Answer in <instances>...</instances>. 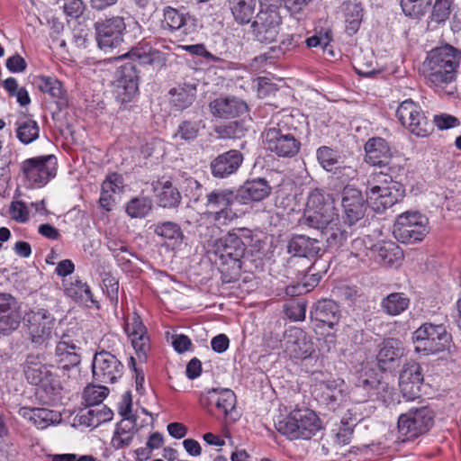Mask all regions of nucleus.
<instances>
[{
	"label": "nucleus",
	"instance_id": "obj_40",
	"mask_svg": "<svg viewBox=\"0 0 461 461\" xmlns=\"http://www.w3.org/2000/svg\"><path fill=\"white\" fill-rule=\"evenodd\" d=\"M397 175H399V173H391L387 169L381 171L375 170L367 176L366 194H368V192H378L382 190V188H386V185L395 182L393 179Z\"/></svg>",
	"mask_w": 461,
	"mask_h": 461
},
{
	"label": "nucleus",
	"instance_id": "obj_3",
	"mask_svg": "<svg viewBox=\"0 0 461 461\" xmlns=\"http://www.w3.org/2000/svg\"><path fill=\"white\" fill-rule=\"evenodd\" d=\"M297 126L293 114L285 113L276 126L267 129L263 134L266 149L279 158H294L301 149V141L295 136Z\"/></svg>",
	"mask_w": 461,
	"mask_h": 461
},
{
	"label": "nucleus",
	"instance_id": "obj_44",
	"mask_svg": "<svg viewBox=\"0 0 461 461\" xmlns=\"http://www.w3.org/2000/svg\"><path fill=\"white\" fill-rule=\"evenodd\" d=\"M380 385L381 382L372 369H364L356 382V387L365 391L368 396L375 394Z\"/></svg>",
	"mask_w": 461,
	"mask_h": 461
},
{
	"label": "nucleus",
	"instance_id": "obj_17",
	"mask_svg": "<svg viewBox=\"0 0 461 461\" xmlns=\"http://www.w3.org/2000/svg\"><path fill=\"white\" fill-rule=\"evenodd\" d=\"M139 76L136 66L127 62L116 71L115 91L117 98L122 102L131 101L138 92Z\"/></svg>",
	"mask_w": 461,
	"mask_h": 461
},
{
	"label": "nucleus",
	"instance_id": "obj_45",
	"mask_svg": "<svg viewBox=\"0 0 461 461\" xmlns=\"http://www.w3.org/2000/svg\"><path fill=\"white\" fill-rule=\"evenodd\" d=\"M134 434L135 430L132 425L128 426L121 422L118 424L112 438L113 447L116 449L128 447L131 443Z\"/></svg>",
	"mask_w": 461,
	"mask_h": 461
},
{
	"label": "nucleus",
	"instance_id": "obj_39",
	"mask_svg": "<svg viewBox=\"0 0 461 461\" xmlns=\"http://www.w3.org/2000/svg\"><path fill=\"white\" fill-rule=\"evenodd\" d=\"M234 194L229 189L213 190L207 194L206 207L214 212L230 207L233 203Z\"/></svg>",
	"mask_w": 461,
	"mask_h": 461
},
{
	"label": "nucleus",
	"instance_id": "obj_20",
	"mask_svg": "<svg viewBox=\"0 0 461 461\" xmlns=\"http://www.w3.org/2000/svg\"><path fill=\"white\" fill-rule=\"evenodd\" d=\"M423 375L420 366L414 361L406 363L401 371L399 385L403 397L413 400L420 396Z\"/></svg>",
	"mask_w": 461,
	"mask_h": 461
},
{
	"label": "nucleus",
	"instance_id": "obj_56",
	"mask_svg": "<svg viewBox=\"0 0 461 461\" xmlns=\"http://www.w3.org/2000/svg\"><path fill=\"white\" fill-rule=\"evenodd\" d=\"M39 88L41 92L49 94L52 97L60 98L63 96L61 83L52 77H41Z\"/></svg>",
	"mask_w": 461,
	"mask_h": 461
},
{
	"label": "nucleus",
	"instance_id": "obj_14",
	"mask_svg": "<svg viewBox=\"0 0 461 461\" xmlns=\"http://www.w3.org/2000/svg\"><path fill=\"white\" fill-rule=\"evenodd\" d=\"M282 19L275 8H261L251 27L252 32L259 42L272 43L279 35Z\"/></svg>",
	"mask_w": 461,
	"mask_h": 461
},
{
	"label": "nucleus",
	"instance_id": "obj_54",
	"mask_svg": "<svg viewBox=\"0 0 461 461\" xmlns=\"http://www.w3.org/2000/svg\"><path fill=\"white\" fill-rule=\"evenodd\" d=\"M317 158L325 170L332 171L337 167L339 157L330 148L322 146L317 149Z\"/></svg>",
	"mask_w": 461,
	"mask_h": 461
},
{
	"label": "nucleus",
	"instance_id": "obj_61",
	"mask_svg": "<svg viewBox=\"0 0 461 461\" xmlns=\"http://www.w3.org/2000/svg\"><path fill=\"white\" fill-rule=\"evenodd\" d=\"M209 216L218 224L225 225L234 219L235 213L228 207L214 212H208Z\"/></svg>",
	"mask_w": 461,
	"mask_h": 461
},
{
	"label": "nucleus",
	"instance_id": "obj_21",
	"mask_svg": "<svg viewBox=\"0 0 461 461\" xmlns=\"http://www.w3.org/2000/svg\"><path fill=\"white\" fill-rule=\"evenodd\" d=\"M403 196V186L400 183L394 182L378 192H368L366 200L375 212H381L400 202Z\"/></svg>",
	"mask_w": 461,
	"mask_h": 461
},
{
	"label": "nucleus",
	"instance_id": "obj_26",
	"mask_svg": "<svg viewBox=\"0 0 461 461\" xmlns=\"http://www.w3.org/2000/svg\"><path fill=\"white\" fill-rule=\"evenodd\" d=\"M213 116L231 119L240 116L247 111V104L235 97H219L209 104Z\"/></svg>",
	"mask_w": 461,
	"mask_h": 461
},
{
	"label": "nucleus",
	"instance_id": "obj_1",
	"mask_svg": "<svg viewBox=\"0 0 461 461\" xmlns=\"http://www.w3.org/2000/svg\"><path fill=\"white\" fill-rule=\"evenodd\" d=\"M299 222L302 226L320 230L330 248L342 246L348 237V232L340 223L333 199L319 189L310 193L304 214Z\"/></svg>",
	"mask_w": 461,
	"mask_h": 461
},
{
	"label": "nucleus",
	"instance_id": "obj_25",
	"mask_svg": "<svg viewBox=\"0 0 461 461\" xmlns=\"http://www.w3.org/2000/svg\"><path fill=\"white\" fill-rule=\"evenodd\" d=\"M19 324L15 299L10 294H0V332L8 334L16 330Z\"/></svg>",
	"mask_w": 461,
	"mask_h": 461
},
{
	"label": "nucleus",
	"instance_id": "obj_36",
	"mask_svg": "<svg viewBox=\"0 0 461 461\" xmlns=\"http://www.w3.org/2000/svg\"><path fill=\"white\" fill-rule=\"evenodd\" d=\"M345 17L346 31L349 35L355 34L360 27L363 19V9L357 3L348 1L342 5Z\"/></svg>",
	"mask_w": 461,
	"mask_h": 461
},
{
	"label": "nucleus",
	"instance_id": "obj_23",
	"mask_svg": "<svg viewBox=\"0 0 461 461\" xmlns=\"http://www.w3.org/2000/svg\"><path fill=\"white\" fill-rule=\"evenodd\" d=\"M124 330L139 357H145L149 348V337L147 335V329L140 315L134 312L131 316L128 317Z\"/></svg>",
	"mask_w": 461,
	"mask_h": 461
},
{
	"label": "nucleus",
	"instance_id": "obj_60",
	"mask_svg": "<svg viewBox=\"0 0 461 461\" xmlns=\"http://www.w3.org/2000/svg\"><path fill=\"white\" fill-rule=\"evenodd\" d=\"M434 122L439 130L451 129L460 124V122L456 117L447 113L435 115Z\"/></svg>",
	"mask_w": 461,
	"mask_h": 461
},
{
	"label": "nucleus",
	"instance_id": "obj_12",
	"mask_svg": "<svg viewBox=\"0 0 461 461\" xmlns=\"http://www.w3.org/2000/svg\"><path fill=\"white\" fill-rule=\"evenodd\" d=\"M21 168L30 185H44L56 174V158L52 155L28 158Z\"/></svg>",
	"mask_w": 461,
	"mask_h": 461
},
{
	"label": "nucleus",
	"instance_id": "obj_5",
	"mask_svg": "<svg viewBox=\"0 0 461 461\" xmlns=\"http://www.w3.org/2000/svg\"><path fill=\"white\" fill-rule=\"evenodd\" d=\"M414 350L424 356L433 355L447 349L451 342V335L447 328L426 322L419 327L412 334Z\"/></svg>",
	"mask_w": 461,
	"mask_h": 461
},
{
	"label": "nucleus",
	"instance_id": "obj_10",
	"mask_svg": "<svg viewBox=\"0 0 461 461\" xmlns=\"http://www.w3.org/2000/svg\"><path fill=\"white\" fill-rule=\"evenodd\" d=\"M27 321L31 341L37 346L47 345L53 337L57 336L56 320L45 309L30 312L27 314Z\"/></svg>",
	"mask_w": 461,
	"mask_h": 461
},
{
	"label": "nucleus",
	"instance_id": "obj_15",
	"mask_svg": "<svg viewBox=\"0 0 461 461\" xmlns=\"http://www.w3.org/2000/svg\"><path fill=\"white\" fill-rule=\"evenodd\" d=\"M123 366L117 357L107 352L101 351L95 355L92 364L94 378L104 384H113L122 375Z\"/></svg>",
	"mask_w": 461,
	"mask_h": 461
},
{
	"label": "nucleus",
	"instance_id": "obj_42",
	"mask_svg": "<svg viewBox=\"0 0 461 461\" xmlns=\"http://www.w3.org/2000/svg\"><path fill=\"white\" fill-rule=\"evenodd\" d=\"M40 129L38 123L31 119H23L17 122L16 135L23 144H30L38 139Z\"/></svg>",
	"mask_w": 461,
	"mask_h": 461
},
{
	"label": "nucleus",
	"instance_id": "obj_6",
	"mask_svg": "<svg viewBox=\"0 0 461 461\" xmlns=\"http://www.w3.org/2000/svg\"><path fill=\"white\" fill-rule=\"evenodd\" d=\"M393 233L402 243L420 241L429 233V220L419 212H405L397 217Z\"/></svg>",
	"mask_w": 461,
	"mask_h": 461
},
{
	"label": "nucleus",
	"instance_id": "obj_7",
	"mask_svg": "<svg viewBox=\"0 0 461 461\" xmlns=\"http://www.w3.org/2000/svg\"><path fill=\"white\" fill-rule=\"evenodd\" d=\"M433 412L425 406L411 408L400 415L398 419V431L402 437V440H410L428 432L433 425Z\"/></svg>",
	"mask_w": 461,
	"mask_h": 461
},
{
	"label": "nucleus",
	"instance_id": "obj_24",
	"mask_svg": "<svg viewBox=\"0 0 461 461\" xmlns=\"http://www.w3.org/2000/svg\"><path fill=\"white\" fill-rule=\"evenodd\" d=\"M271 186L264 178H256L246 181L238 190L236 199L248 204L251 202H259L271 194Z\"/></svg>",
	"mask_w": 461,
	"mask_h": 461
},
{
	"label": "nucleus",
	"instance_id": "obj_41",
	"mask_svg": "<svg viewBox=\"0 0 461 461\" xmlns=\"http://www.w3.org/2000/svg\"><path fill=\"white\" fill-rule=\"evenodd\" d=\"M409 304L410 299L404 294L393 293L383 300L382 308L386 314L395 316L404 312Z\"/></svg>",
	"mask_w": 461,
	"mask_h": 461
},
{
	"label": "nucleus",
	"instance_id": "obj_37",
	"mask_svg": "<svg viewBox=\"0 0 461 461\" xmlns=\"http://www.w3.org/2000/svg\"><path fill=\"white\" fill-rule=\"evenodd\" d=\"M321 398L323 402L334 407L344 398V383L342 380L328 381L321 384Z\"/></svg>",
	"mask_w": 461,
	"mask_h": 461
},
{
	"label": "nucleus",
	"instance_id": "obj_46",
	"mask_svg": "<svg viewBox=\"0 0 461 461\" xmlns=\"http://www.w3.org/2000/svg\"><path fill=\"white\" fill-rule=\"evenodd\" d=\"M152 208L149 198L141 196L131 199L126 206V212L131 218H143Z\"/></svg>",
	"mask_w": 461,
	"mask_h": 461
},
{
	"label": "nucleus",
	"instance_id": "obj_2",
	"mask_svg": "<svg viewBox=\"0 0 461 461\" xmlns=\"http://www.w3.org/2000/svg\"><path fill=\"white\" fill-rule=\"evenodd\" d=\"M460 61L461 52L446 44L428 52L420 72L430 86L443 90L456 81Z\"/></svg>",
	"mask_w": 461,
	"mask_h": 461
},
{
	"label": "nucleus",
	"instance_id": "obj_47",
	"mask_svg": "<svg viewBox=\"0 0 461 461\" xmlns=\"http://www.w3.org/2000/svg\"><path fill=\"white\" fill-rule=\"evenodd\" d=\"M202 128H204L202 121H184L179 126L174 138H180L183 140H194Z\"/></svg>",
	"mask_w": 461,
	"mask_h": 461
},
{
	"label": "nucleus",
	"instance_id": "obj_58",
	"mask_svg": "<svg viewBox=\"0 0 461 461\" xmlns=\"http://www.w3.org/2000/svg\"><path fill=\"white\" fill-rule=\"evenodd\" d=\"M11 218L18 222H25L29 219V212L24 203L13 202L10 206Z\"/></svg>",
	"mask_w": 461,
	"mask_h": 461
},
{
	"label": "nucleus",
	"instance_id": "obj_19",
	"mask_svg": "<svg viewBox=\"0 0 461 461\" xmlns=\"http://www.w3.org/2000/svg\"><path fill=\"white\" fill-rule=\"evenodd\" d=\"M213 251L225 263L230 260L240 267L239 262L245 255L246 246L238 234L230 232L214 242Z\"/></svg>",
	"mask_w": 461,
	"mask_h": 461
},
{
	"label": "nucleus",
	"instance_id": "obj_62",
	"mask_svg": "<svg viewBox=\"0 0 461 461\" xmlns=\"http://www.w3.org/2000/svg\"><path fill=\"white\" fill-rule=\"evenodd\" d=\"M172 346L177 353L182 354L189 350L192 341L185 335L176 334L172 336Z\"/></svg>",
	"mask_w": 461,
	"mask_h": 461
},
{
	"label": "nucleus",
	"instance_id": "obj_4",
	"mask_svg": "<svg viewBox=\"0 0 461 461\" xmlns=\"http://www.w3.org/2000/svg\"><path fill=\"white\" fill-rule=\"evenodd\" d=\"M276 429L290 439H309L321 429L317 415L311 410H294L276 423Z\"/></svg>",
	"mask_w": 461,
	"mask_h": 461
},
{
	"label": "nucleus",
	"instance_id": "obj_8",
	"mask_svg": "<svg viewBox=\"0 0 461 461\" xmlns=\"http://www.w3.org/2000/svg\"><path fill=\"white\" fill-rule=\"evenodd\" d=\"M396 116L409 132L419 138L427 137L433 131V126L421 108L411 99L400 104L396 110Z\"/></svg>",
	"mask_w": 461,
	"mask_h": 461
},
{
	"label": "nucleus",
	"instance_id": "obj_57",
	"mask_svg": "<svg viewBox=\"0 0 461 461\" xmlns=\"http://www.w3.org/2000/svg\"><path fill=\"white\" fill-rule=\"evenodd\" d=\"M86 7L83 0H63L64 13L71 18H79L84 14Z\"/></svg>",
	"mask_w": 461,
	"mask_h": 461
},
{
	"label": "nucleus",
	"instance_id": "obj_29",
	"mask_svg": "<svg viewBox=\"0 0 461 461\" xmlns=\"http://www.w3.org/2000/svg\"><path fill=\"white\" fill-rule=\"evenodd\" d=\"M321 251L320 242L305 235H295L287 244V252L295 257L313 258Z\"/></svg>",
	"mask_w": 461,
	"mask_h": 461
},
{
	"label": "nucleus",
	"instance_id": "obj_59",
	"mask_svg": "<svg viewBox=\"0 0 461 461\" xmlns=\"http://www.w3.org/2000/svg\"><path fill=\"white\" fill-rule=\"evenodd\" d=\"M102 186L104 191L116 194L123 188L122 177L115 173L109 175L103 182Z\"/></svg>",
	"mask_w": 461,
	"mask_h": 461
},
{
	"label": "nucleus",
	"instance_id": "obj_52",
	"mask_svg": "<svg viewBox=\"0 0 461 461\" xmlns=\"http://www.w3.org/2000/svg\"><path fill=\"white\" fill-rule=\"evenodd\" d=\"M108 389L105 386L88 385L85 388L83 398L88 406L99 405L107 396Z\"/></svg>",
	"mask_w": 461,
	"mask_h": 461
},
{
	"label": "nucleus",
	"instance_id": "obj_43",
	"mask_svg": "<svg viewBox=\"0 0 461 461\" xmlns=\"http://www.w3.org/2000/svg\"><path fill=\"white\" fill-rule=\"evenodd\" d=\"M158 203L164 208L176 207L180 203L181 195L178 190L168 181L165 182L157 194Z\"/></svg>",
	"mask_w": 461,
	"mask_h": 461
},
{
	"label": "nucleus",
	"instance_id": "obj_38",
	"mask_svg": "<svg viewBox=\"0 0 461 461\" xmlns=\"http://www.w3.org/2000/svg\"><path fill=\"white\" fill-rule=\"evenodd\" d=\"M191 16L187 14L179 12L171 6H167L163 10L162 27L171 32L180 30L185 27Z\"/></svg>",
	"mask_w": 461,
	"mask_h": 461
},
{
	"label": "nucleus",
	"instance_id": "obj_63",
	"mask_svg": "<svg viewBox=\"0 0 461 461\" xmlns=\"http://www.w3.org/2000/svg\"><path fill=\"white\" fill-rule=\"evenodd\" d=\"M6 68L13 73L23 72L26 68V62L20 55H14L6 60Z\"/></svg>",
	"mask_w": 461,
	"mask_h": 461
},
{
	"label": "nucleus",
	"instance_id": "obj_9",
	"mask_svg": "<svg viewBox=\"0 0 461 461\" xmlns=\"http://www.w3.org/2000/svg\"><path fill=\"white\" fill-rule=\"evenodd\" d=\"M365 161L380 168L387 169L391 173H400L402 166L393 157L387 141L382 138H372L365 144Z\"/></svg>",
	"mask_w": 461,
	"mask_h": 461
},
{
	"label": "nucleus",
	"instance_id": "obj_33",
	"mask_svg": "<svg viewBox=\"0 0 461 461\" xmlns=\"http://www.w3.org/2000/svg\"><path fill=\"white\" fill-rule=\"evenodd\" d=\"M196 86L195 82H185L171 89V104L178 110L189 107L195 99Z\"/></svg>",
	"mask_w": 461,
	"mask_h": 461
},
{
	"label": "nucleus",
	"instance_id": "obj_18",
	"mask_svg": "<svg viewBox=\"0 0 461 461\" xmlns=\"http://www.w3.org/2000/svg\"><path fill=\"white\" fill-rule=\"evenodd\" d=\"M284 348L285 353L294 358H306L314 351L312 340L299 328H292L285 331Z\"/></svg>",
	"mask_w": 461,
	"mask_h": 461
},
{
	"label": "nucleus",
	"instance_id": "obj_28",
	"mask_svg": "<svg viewBox=\"0 0 461 461\" xmlns=\"http://www.w3.org/2000/svg\"><path fill=\"white\" fill-rule=\"evenodd\" d=\"M379 263L385 267H398L402 258L403 253L398 245L392 241H382L375 244L370 249Z\"/></svg>",
	"mask_w": 461,
	"mask_h": 461
},
{
	"label": "nucleus",
	"instance_id": "obj_49",
	"mask_svg": "<svg viewBox=\"0 0 461 461\" xmlns=\"http://www.w3.org/2000/svg\"><path fill=\"white\" fill-rule=\"evenodd\" d=\"M354 68L358 75L364 77H370L377 71L376 63L372 53L357 55Z\"/></svg>",
	"mask_w": 461,
	"mask_h": 461
},
{
	"label": "nucleus",
	"instance_id": "obj_27",
	"mask_svg": "<svg viewBox=\"0 0 461 461\" xmlns=\"http://www.w3.org/2000/svg\"><path fill=\"white\" fill-rule=\"evenodd\" d=\"M242 160V154L238 150L221 154L211 164L212 175L221 178L228 176L237 171Z\"/></svg>",
	"mask_w": 461,
	"mask_h": 461
},
{
	"label": "nucleus",
	"instance_id": "obj_22",
	"mask_svg": "<svg viewBox=\"0 0 461 461\" xmlns=\"http://www.w3.org/2000/svg\"><path fill=\"white\" fill-rule=\"evenodd\" d=\"M81 342L73 339L69 334H63L58 342L55 355L57 361L62 365L63 369L77 366L81 361Z\"/></svg>",
	"mask_w": 461,
	"mask_h": 461
},
{
	"label": "nucleus",
	"instance_id": "obj_50",
	"mask_svg": "<svg viewBox=\"0 0 461 461\" xmlns=\"http://www.w3.org/2000/svg\"><path fill=\"white\" fill-rule=\"evenodd\" d=\"M431 2L432 0H401V6L406 15L419 18L426 13Z\"/></svg>",
	"mask_w": 461,
	"mask_h": 461
},
{
	"label": "nucleus",
	"instance_id": "obj_16",
	"mask_svg": "<svg viewBox=\"0 0 461 461\" xmlns=\"http://www.w3.org/2000/svg\"><path fill=\"white\" fill-rule=\"evenodd\" d=\"M366 202L359 189L352 185L344 187L341 193V206L345 221L348 225L355 224L365 216Z\"/></svg>",
	"mask_w": 461,
	"mask_h": 461
},
{
	"label": "nucleus",
	"instance_id": "obj_13",
	"mask_svg": "<svg viewBox=\"0 0 461 461\" xmlns=\"http://www.w3.org/2000/svg\"><path fill=\"white\" fill-rule=\"evenodd\" d=\"M126 29L124 18L113 16L95 23L96 41L100 49L107 50L118 47L123 41Z\"/></svg>",
	"mask_w": 461,
	"mask_h": 461
},
{
	"label": "nucleus",
	"instance_id": "obj_31",
	"mask_svg": "<svg viewBox=\"0 0 461 461\" xmlns=\"http://www.w3.org/2000/svg\"><path fill=\"white\" fill-rule=\"evenodd\" d=\"M315 321L333 328L340 319V311L338 304L332 300H322L316 303L311 312Z\"/></svg>",
	"mask_w": 461,
	"mask_h": 461
},
{
	"label": "nucleus",
	"instance_id": "obj_11",
	"mask_svg": "<svg viewBox=\"0 0 461 461\" xmlns=\"http://www.w3.org/2000/svg\"><path fill=\"white\" fill-rule=\"evenodd\" d=\"M24 375L28 382L41 385L50 395H57L61 390L59 381L55 378L50 369L41 364L39 356L30 355L24 364Z\"/></svg>",
	"mask_w": 461,
	"mask_h": 461
},
{
	"label": "nucleus",
	"instance_id": "obj_55",
	"mask_svg": "<svg viewBox=\"0 0 461 461\" xmlns=\"http://www.w3.org/2000/svg\"><path fill=\"white\" fill-rule=\"evenodd\" d=\"M452 0H436L431 13V20L440 23L448 19L451 13Z\"/></svg>",
	"mask_w": 461,
	"mask_h": 461
},
{
	"label": "nucleus",
	"instance_id": "obj_64",
	"mask_svg": "<svg viewBox=\"0 0 461 461\" xmlns=\"http://www.w3.org/2000/svg\"><path fill=\"white\" fill-rule=\"evenodd\" d=\"M352 434V429L346 426L339 428L335 436V443L339 446L348 445L351 442Z\"/></svg>",
	"mask_w": 461,
	"mask_h": 461
},
{
	"label": "nucleus",
	"instance_id": "obj_34",
	"mask_svg": "<svg viewBox=\"0 0 461 461\" xmlns=\"http://www.w3.org/2000/svg\"><path fill=\"white\" fill-rule=\"evenodd\" d=\"M258 0H229V7L234 20L240 24H247L253 18Z\"/></svg>",
	"mask_w": 461,
	"mask_h": 461
},
{
	"label": "nucleus",
	"instance_id": "obj_48",
	"mask_svg": "<svg viewBox=\"0 0 461 461\" xmlns=\"http://www.w3.org/2000/svg\"><path fill=\"white\" fill-rule=\"evenodd\" d=\"M155 233L165 240H174L175 243L181 241L183 232L178 224L172 221H164L155 226Z\"/></svg>",
	"mask_w": 461,
	"mask_h": 461
},
{
	"label": "nucleus",
	"instance_id": "obj_53",
	"mask_svg": "<svg viewBox=\"0 0 461 461\" xmlns=\"http://www.w3.org/2000/svg\"><path fill=\"white\" fill-rule=\"evenodd\" d=\"M65 293L75 300L91 299L92 297L88 285L78 279L75 280V282L65 284Z\"/></svg>",
	"mask_w": 461,
	"mask_h": 461
},
{
	"label": "nucleus",
	"instance_id": "obj_35",
	"mask_svg": "<svg viewBox=\"0 0 461 461\" xmlns=\"http://www.w3.org/2000/svg\"><path fill=\"white\" fill-rule=\"evenodd\" d=\"M209 401L213 403L219 411L228 415L236 405V395L230 389H211L208 391Z\"/></svg>",
	"mask_w": 461,
	"mask_h": 461
},
{
	"label": "nucleus",
	"instance_id": "obj_32",
	"mask_svg": "<svg viewBox=\"0 0 461 461\" xmlns=\"http://www.w3.org/2000/svg\"><path fill=\"white\" fill-rule=\"evenodd\" d=\"M404 354L402 343L397 339H387L383 341L377 355V361L383 370L400 359Z\"/></svg>",
	"mask_w": 461,
	"mask_h": 461
},
{
	"label": "nucleus",
	"instance_id": "obj_51",
	"mask_svg": "<svg viewBox=\"0 0 461 461\" xmlns=\"http://www.w3.org/2000/svg\"><path fill=\"white\" fill-rule=\"evenodd\" d=\"M113 412L105 406L97 407L95 409H90L86 414L82 415L81 419L84 422L87 423L88 426H97L98 424L110 420L112 419Z\"/></svg>",
	"mask_w": 461,
	"mask_h": 461
},
{
	"label": "nucleus",
	"instance_id": "obj_30",
	"mask_svg": "<svg viewBox=\"0 0 461 461\" xmlns=\"http://www.w3.org/2000/svg\"><path fill=\"white\" fill-rule=\"evenodd\" d=\"M20 414L41 429H46L50 425L59 423L61 420L59 412L45 408L23 407L20 410Z\"/></svg>",
	"mask_w": 461,
	"mask_h": 461
}]
</instances>
